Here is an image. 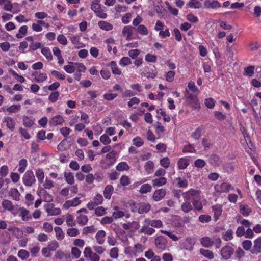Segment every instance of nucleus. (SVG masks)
I'll return each mask as SVG.
<instances>
[{
    "label": "nucleus",
    "mask_w": 261,
    "mask_h": 261,
    "mask_svg": "<svg viewBox=\"0 0 261 261\" xmlns=\"http://www.w3.org/2000/svg\"><path fill=\"white\" fill-rule=\"evenodd\" d=\"M100 0H93L91 5V9L93 11L96 16L101 19H105L107 17L106 13L107 8L103 5L99 4Z\"/></svg>",
    "instance_id": "obj_1"
},
{
    "label": "nucleus",
    "mask_w": 261,
    "mask_h": 261,
    "mask_svg": "<svg viewBox=\"0 0 261 261\" xmlns=\"http://www.w3.org/2000/svg\"><path fill=\"white\" fill-rule=\"evenodd\" d=\"M201 191L191 188L189 190L183 193L182 196L184 200H190L192 199H199Z\"/></svg>",
    "instance_id": "obj_2"
},
{
    "label": "nucleus",
    "mask_w": 261,
    "mask_h": 261,
    "mask_svg": "<svg viewBox=\"0 0 261 261\" xmlns=\"http://www.w3.org/2000/svg\"><path fill=\"white\" fill-rule=\"evenodd\" d=\"M84 257L88 261H99L100 257L95 252L92 251L90 247H86L83 252Z\"/></svg>",
    "instance_id": "obj_3"
},
{
    "label": "nucleus",
    "mask_w": 261,
    "mask_h": 261,
    "mask_svg": "<svg viewBox=\"0 0 261 261\" xmlns=\"http://www.w3.org/2000/svg\"><path fill=\"white\" fill-rule=\"evenodd\" d=\"M216 193H227L230 190H233L234 187L229 183L223 182L221 184H217L214 187Z\"/></svg>",
    "instance_id": "obj_4"
},
{
    "label": "nucleus",
    "mask_w": 261,
    "mask_h": 261,
    "mask_svg": "<svg viewBox=\"0 0 261 261\" xmlns=\"http://www.w3.org/2000/svg\"><path fill=\"white\" fill-rule=\"evenodd\" d=\"M234 251V249L232 247L229 245H226L221 248L220 254L223 259L228 260L233 254Z\"/></svg>",
    "instance_id": "obj_5"
},
{
    "label": "nucleus",
    "mask_w": 261,
    "mask_h": 261,
    "mask_svg": "<svg viewBox=\"0 0 261 261\" xmlns=\"http://www.w3.org/2000/svg\"><path fill=\"white\" fill-rule=\"evenodd\" d=\"M14 214L21 217L23 221H27L31 219V215L29 213V211L24 207L17 206Z\"/></svg>",
    "instance_id": "obj_6"
},
{
    "label": "nucleus",
    "mask_w": 261,
    "mask_h": 261,
    "mask_svg": "<svg viewBox=\"0 0 261 261\" xmlns=\"http://www.w3.org/2000/svg\"><path fill=\"white\" fill-rule=\"evenodd\" d=\"M155 245L158 249L164 250L167 247V240L162 236L158 237L155 239Z\"/></svg>",
    "instance_id": "obj_7"
},
{
    "label": "nucleus",
    "mask_w": 261,
    "mask_h": 261,
    "mask_svg": "<svg viewBox=\"0 0 261 261\" xmlns=\"http://www.w3.org/2000/svg\"><path fill=\"white\" fill-rule=\"evenodd\" d=\"M44 207L48 215H58L61 213V210L58 207H55L53 203L46 204L44 205Z\"/></svg>",
    "instance_id": "obj_8"
},
{
    "label": "nucleus",
    "mask_w": 261,
    "mask_h": 261,
    "mask_svg": "<svg viewBox=\"0 0 261 261\" xmlns=\"http://www.w3.org/2000/svg\"><path fill=\"white\" fill-rule=\"evenodd\" d=\"M204 5L206 8L213 9H217L222 7L221 3L217 0H206Z\"/></svg>",
    "instance_id": "obj_9"
},
{
    "label": "nucleus",
    "mask_w": 261,
    "mask_h": 261,
    "mask_svg": "<svg viewBox=\"0 0 261 261\" xmlns=\"http://www.w3.org/2000/svg\"><path fill=\"white\" fill-rule=\"evenodd\" d=\"M81 203V201L78 197H75L72 200L65 201L63 205L64 209L68 210L72 206H77Z\"/></svg>",
    "instance_id": "obj_10"
},
{
    "label": "nucleus",
    "mask_w": 261,
    "mask_h": 261,
    "mask_svg": "<svg viewBox=\"0 0 261 261\" xmlns=\"http://www.w3.org/2000/svg\"><path fill=\"white\" fill-rule=\"evenodd\" d=\"M134 28L131 25L124 26L122 30V34L125 37L126 40L129 41L132 39Z\"/></svg>",
    "instance_id": "obj_11"
},
{
    "label": "nucleus",
    "mask_w": 261,
    "mask_h": 261,
    "mask_svg": "<svg viewBox=\"0 0 261 261\" xmlns=\"http://www.w3.org/2000/svg\"><path fill=\"white\" fill-rule=\"evenodd\" d=\"M251 252L253 254H258L261 253V237L254 240V245Z\"/></svg>",
    "instance_id": "obj_12"
},
{
    "label": "nucleus",
    "mask_w": 261,
    "mask_h": 261,
    "mask_svg": "<svg viewBox=\"0 0 261 261\" xmlns=\"http://www.w3.org/2000/svg\"><path fill=\"white\" fill-rule=\"evenodd\" d=\"M166 194V190L164 189L156 190L154 192L152 198L155 201H160L165 197Z\"/></svg>",
    "instance_id": "obj_13"
},
{
    "label": "nucleus",
    "mask_w": 261,
    "mask_h": 261,
    "mask_svg": "<svg viewBox=\"0 0 261 261\" xmlns=\"http://www.w3.org/2000/svg\"><path fill=\"white\" fill-rule=\"evenodd\" d=\"M134 251H132L129 253H127L126 250L125 251V254H128L130 255L134 256L135 257L137 256V253H142L144 251L145 248L140 243H137L134 245Z\"/></svg>",
    "instance_id": "obj_14"
},
{
    "label": "nucleus",
    "mask_w": 261,
    "mask_h": 261,
    "mask_svg": "<svg viewBox=\"0 0 261 261\" xmlns=\"http://www.w3.org/2000/svg\"><path fill=\"white\" fill-rule=\"evenodd\" d=\"M23 182L27 186H31L33 184V172L27 171L23 177Z\"/></svg>",
    "instance_id": "obj_15"
},
{
    "label": "nucleus",
    "mask_w": 261,
    "mask_h": 261,
    "mask_svg": "<svg viewBox=\"0 0 261 261\" xmlns=\"http://www.w3.org/2000/svg\"><path fill=\"white\" fill-rule=\"evenodd\" d=\"M64 122V119L61 115H58L51 118L49 122L50 126H57L61 125Z\"/></svg>",
    "instance_id": "obj_16"
},
{
    "label": "nucleus",
    "mask_w": 261,
    "mask_h": 261,
    "mask_svg": "<svg viewBox=\"0 0 261 261\" xmlns=\"http://www.w3.org/2000/svg\"><path fill=\"white\" fill-rule=\"evenodd\" d=\"M212 211L214 212L215 221H217L222 213V206L219 204H216L212 206Z\"/></svg>",
    "instance_id": "obj_17"
},
{
    "label": "nucleus",
    "mask_w": 261,
    "mask_h": 261,
    "mask_svg": "<svg viewBox=\"0 0 261 261\" xmlns=\"http://www.w3.org/2000/svg\"><path fill=\"white\" fill-rule=\"evenodd\" d=\"M2 206L4 208L11 211L13 214H14L17 208V207H15L13 205L12 202L11 201L8 200H4L2 202Z\"/></svg>",
    "instance_id": "obj_18"
},
{
    "label": "nucleus",
    "mask_w": 261,
    "mask_h": 261,
    "mask_svg": "<svg viewBox=\"0 0 261 261\" xmlns=\"http://www.w3.org/2000/svg\"><path fill=\"white\" fill-rule=\"evenodd\" d=\"M204 128L203 125H200L198 127L195 131L191 134V137L195 140L199 139L202 136V132Z\"/></svg>",
    "instance_id": "obj_19"
},
{
    "label": "nucleus",
    "mask_w": 261,
    "mask_h": 261,
    "mask_svg": "<svg viewBox=\"0 0 261 261\" xmlns=\"http://www.w3.org/2000/svg\"><path fill=\"white\" fill-rule=\"evenodd\" d=\"M184 202L181 204L180 208L185 213H188L193 210L192 204L189 201L190 200H184Z\"/></svg>",
    "instance_id": "obj_20"
},
{
    "label": "nucleus",
    "mask_w": 261,
    "mask_h": 261,
    "mask_svg": "<svg viewBox=\"0 0 261 261\" xmlns=\"http://www.w3.org/2000/svg\"><path fill=\"white\" fill-rule=\"evenodd\" d=\"M114 191V188L111 185H108L103 190V196L107 199H110L112 194Z\"/></svg>",
    "instance_id": "obj_21"
},
{
    "label": "nucleus",
    "mask_w": 261,
    "mask_h": 261,
    "mask_svg": "<svg viewBox=\"0 0 261 261\" xmlns=\"http://www.w3.org/2000/svg\"><path fill=\"white\" fill-rule=\"evenodd\" d=\"M151 208L150 205L146 203L138 204V213L143 214L148 212Z\"/></svg>",
    "instance_id": "obj_22"
},
{
    "label": "nucleus",
    "mask_w": 261,
    "mask_h": 261,
    "mask_svg": "<svg viewBox=\"0 0 261 261\" xmlns=\"http://www.w3.org/2000/svg\"><path fill=\"white\" fill-rule=\"evenodd\" d=\"M167 178L164 177H160L152 180L154 187H161L167 183Z\"/></svg>",
    "instance_id": "obj_23"
},
{
    "label": "nucleus",
    "mask_w": 261,
    "mask_h": 261,
    "mask_svg": "<svg viewBox=\"0 0 261 261\" xmlns=\"http://www.w3.org/2000/svg\"><path fill=\"white\" fill-rule=\"evenodd\" d=\"M34 77L35 80L38 82L40 83L46 80L47 76L45 73H40L38 71L34 72Z\"/></svg>",
    "instance_id": "obj_24"
},
{
    "label": "nucleus",
    "mask_w": 261,
    "mask_h": 261,
    "mask_svg": "<svg viewBox=\"0 0 261 261\" xmlns=\"http://www.w3.org/2000/svg\"><path fill=\"white\" fill-rule=\"evenodd\" d=\"M3 122L6 123V125L11 130H13L15 125V122L14 120L10 117H6L4 118Z\"/></svg>",
    "instance_id": "obj_25"
},
{
    "label": "nucleus",
    "mask_w": 261,
    "mask_h": 261,
    "mask_svg": "<svg viewBox=\"0 0 261 261\" xmlns=\"http://www.w3.org/2000/svg\"><path fill=\"white\" fill-rule=\"evenodd\" d=\"M106 236V232L104 230H99L96 234L95 238L96 239L97 242L100 244L102 245L105 242V237Z\"/></svg>",
    "instance_id": "obj_26"
},
{
    "label": "nucleus",
    "mask_w": 261,
    "mask_h": 261,
    "mask_svg": "<svg viewBox=\"0 0 261 261\" xmlns=\"http://www.w3.org/2000/svg\"><path fill=\"white\" fill-rule=\"evenodd\" d=\"M98 25L101 29L107 31H111L113 28V26L112 24L105 21H99Z\"/></svg>",
    "instance_id": "obj_27"
},
{
    "label": "nucleus",
    "mask_w": 261,
    "mask_h": 261,
    "mask_svg": "<svg viewBox=\"0 0 261 261\" xmlns=\"http://www.w3.org/2000/svg\"><path fill=\"white\" fill-rule=\"evenodd\" d=\"M177 165L179 169H185L189 165V161L186 158H181L178 160Z\"/></svg>",
    "instance_id": "obj_28"
},
{
    "label": "nucleus",
    "mask_w": 261,
    "mask_h": 261,
    "mask_svg": "<svg viewBox=\"0 0 261 261\" xmlns=\"http://www.w3.org/2000/svg\"><path fill=\"white\" fill-rule=\"evenodd\" d=\"M201 244L205 247L210 248L214 244V241L210 238L205 237L201 238Z\"/></svg>",
    "instance_id": "obj_29"
},
{
    "label": "nucleus",
    "mask_w": 261,
    "mask_h": 261,
    "mask_svg": "<svg viewBox=\"0 0 261 261\" xmlns=\"http://www.w3.org/2000/svg\"><path fill=\"white\" fill-rule=\"evenodd\" d=\"M174 183L179 188H185L188 186V181L186 179H182L180 177H177L174 180Z\"/></svg>",
    "instance_id": "obj_30"
},
{
    "label": "nucleus",
    "mask_w": 261,
    "mask_h": 261,
    "mask_svg": "<svg viewBox=\"0 0 261 261\" xmlns=\"http://www.w3.org/2000/svg\"><path fill=\"white\" fill-rule=\"evenodd\" d=\"M240 212L243 216H247L251 213L252 210L248 205L242 204L240 205Z\"/></svg>",
    "instance_id": "obj_31"
},
{
    "label": "nucleus",
    "mask_w": 261,
    "mask_h": 261,
    "mask_svg": "<svg viewBox=\"0 0 261 261\" xmlns=\"http://www.w3.org/2000/svg\"><path fill=\"white\" fill-rule=\"evenodd\" d=\"M192 204L193 209L195 211H200L203 209V204L199 199H196L193 200Z\"/></svg>",
    "instance_id": "obj_32"
},
{
    "label": "nucleus",
    "mask_w": 261,
    "mask_h": 261,
    "mask_svg": "<svg viewBox=\"0 0 261 261\" xmlns=\"http://www.w3.org/2000/svg\"><path fill=\"white\" fill-rule=\"evenodd\" d=\"M144 169L147 174L153 173L154 169V163L151 161L146 162L144 165Z\"/></svg>",
    "instance_id": "obj_33"
},
{
    "label": "nucleus",
    "mask_w": 261,
    "mask_h": 261,
    "mask_svg": "<svg viewBox=\"0 0 261 261\" xmlns=\"http://www.w3.org/2000/svg\"><path fill=\"white\" fill-rule=\"evenodd\" d=\"M114 164L112 161L105 158L100 162V167L103 169H106L113 166Z\"/></svg>",
    "instance_id": "obj_34"
},
{
    "label": "nucleus",
    "mask_w": 261,
    "mask_h": 261,
    "mask_svg": "<svg viewBox=\"0 0 261 261\" xmlns=\"http://www.w3.org/2000/svg\"><path fill=\"white\" fill-rule=\"evenodd\" d=\"M138 33L142 36H146L148 34V30L144 24L139 25L136 29Z\"/></svg>",
    "instance_id": "obj_35"
},
{
    "label": "nucleus",
    "mask_w": 261,
    "mask_h": 261,
    "mask_svg": "<svg viewBox=\"0 0 261 261\" xmlns=\"http://www.w3.org/2000/svg\"><path fill=\"white\" fill-rule=\"evenodd\" d=\"M200 253L201 255H203L205 257L208 259L211 260L214 258L213 252L210 250L201 249L200 250Z\"/></svg>",
    "instance_id": "obj_36"
},
{
    "label": "nucleus",
    "mask_w": 261,
    "mask_h": 261,
    "mask_svg": "<svg viewBox=\"0 0 261 261\" xmlns=\"http://www.w3.org/2000/svg\"><path fill=\"white\" fill-rule=\"evenodd\" d=\"M255 66L250 65L248 67L244 68V75L248 77H252L254 74Z\"/></svg>",
    "instance_id": "obj_37"
},
{
    "label": "nucleus",
    "mask_w": 261,
    "mask_h": 261,
    "mask_svg": "<svg viewBox=\"0 0 261 261\" xmlns=\"http://www.w3.org/2000/svg\"><path fill=\"white\" fill-rule=\"evenodd\" d=\"M88 218L87 216L83 214L80 215L76 218V221L78 224L81 226L86 225L88 221Z\"/></svg>",
    "instance_id": "obj_38"
},
{
    "label": "nucleus",
    "mask_w": 261,
    "mask_h": 261,
    "mask_svg": "<svg viewBox=\"0 0 261 261\" xmlns=\"http://www.w3.org/2000/svg\"><path fill=\"white\" fill-rule=\"evenodd\" d=\"M233 232L232 229H228L226 232L222 233V238L226 241H230L233 238Z\"/></svg>",
    "instance_id": "obj_39"
},
{
    "label": "nucleus",
    "mask_w": 261,
    "mask_h": 261,
    "mask_svg": "<svg viewBox=\"0 0 261 261\" xmlns=\"http://www.w3.org/2000/svg\"><path fill=\"white\" fill-rule=\"evenodd\" d=\"M54 230L57 240L61 241L64 238V233L61 227L56 226L54 228Z\"/></svg>",
    "instance_id": "obj_40"
},
{
    "label": "nucleus",
    "mask_w": 261,
    "mask_h": 261,
    "mask_svg": "<svg viewBox=\"0 0 261 261\" xmlns=\"http://www.w3.org/2000/svg\"><path fill=\"white\" fill-rule=\"evenodd\" d=\"M41 53L45 56L48 61H51L53 59L51 53L48 47H43L41 49Z\"/></svg>",
    "instance_id": "obj_41"
},
{
    "label": "nucleus",
    "mask_w": 261,
    "mask_h": 261,
    "mask_svg": "<svg viewBox=\"0 0 261 261\" xmlns=\"http://www.w3.org/2000/svg\"><path fill=\"white\" fill-rule=\"evenodd\" d=\"M210 162L213 166L219 165L220 163V157L216 154H212L210 158Z\"/></svg>",
    "instance_id": "obj_42"
},
{
    "label": "nucleus",
    "mask_w": 261,
    "mask_h": 261,
    "mask_svg": "<svg viewBox=\"0 0 261 261\" xmlns=\"http://www.w3.org/2000/svg\"><path fill=\"white\" fill-rule=\"evenodd\" d=\"M80 36L76 35L70 37V40L72 44L76 45L77 48L82 47V43L80 42Z\"/></svg>",
    "instance_id": "obj_43"
},
{
    "label": "nucleus",
    "mask_w": 261,
    "mask_h": 261,
    "mask_svg": "<svg viewBox=\"0 0 261 261\" xmlns=\"http://www.w3.org/2000/svg\"><path fill=\"white\" fill-rule=\"evenodd\" d=\"M69 63L75 65L76 69L77 70L76 72L80 73L84 72L86 69L85 66L82 63H74L72 62H69Z\"/></svg>",
    "instance_id": "obj_44"
},
{
    "label": "nucleus",
    "mask_w": 261,
    "mask_h": 261,
    "mask_svg": "<svg viewBox=\"0 0 261 261\" xmlns=\"http://www.w3.org/2000/svg\"><path fill=\"white\" fill-rule=\"evenodd\" d=\"M152 190L151 186L149 184H144L142 185L139 190V192L141 194H145L150 192Z\"/></svg>",
    "instance_id": "obj_45"
},
{
    "label": "nucleus",
    "mask_w": 261,
    "mask_h": 261,
    "mask_svg": "<svg viewBox=\"0 0 261 261\" xmlns=\"http://www.w3.org/2000/svg\"><path fill=\"white\" fill-rule=\"evenodd\" d=\"M116 169L120 171H127L129 169L128 164L125 162H121L116 166Z\"/></svg>",
    "instance_id": "obj_46"
},
{
    "label": "nucleus",
    "mask_w": 261,
    "mask_h": 261,
    "mask_svg": "<svg viewBox=\"0 0 261 261\" xmlns=\"http://www.w3.org/2000/svg\"><path fill=\"white\" fill-rule=\"evenodd\" d=\"M64 177L66 179V182L72 185L74 182V177L73 174L71 172L69 173H64Z\"/></svg>",
    "instance_id": "obj_47"
},
{
    "label": "nucleus",
    "mask_w": 261,
    "mask_h": 261,
    "mask_svg": "<svg viewBox=\"0 0 261 261\" xmlns=\"http://www.w3.org/2000/svg\"><path fill=\"white\" fill-rule=\"evenodd\" d=\"M148 221V224L152 227L161 228L163 226V223L160 220H149Z\"/></svg>",
    "instance_id": "obj_48"
},
{
    "label": "nucleus",
    "mask_w": 261,
    "mask_h": 261,
    "mask_svg": "<svg viewBox=\"0 0 261 261\" xmlns=\"http://www.w3.org/2000/svg\"><path fill=\"white\" fill-rule=\"evenodd\" d=\"M188 6L190 8L198 9L201 7V3L197 0H190L188 4Z\"/></svg>",
    "instance_id": "obj_49"
},
{
    "label": "nucleus",
    "mask_w": 261,
    "mask_h": 261,
    "mask_svg": "<svg viewBox=\"0 0 261 261\" xmlns=\"http://www.w3.org/2000/svg\"><path fill=\"white\" fill-rule=\"evenodd\" d=\"M65 218L66 224L68 226L72 227L75 226V224L74 222V217L72 215L68 214L66 215Z\"/></svg>",
    "instance_id": "obj_50"
},
{
    "label": "nucleus",
    "mask_w": 261,
    "mask_h": 261,
    "mask_svg": "<svg viewBox=\"0 0 261 261\" xmlns=\"http://www.w3.org/2000/svg\"><path fill=\"white\" fill-rule=\"evenodd\" d=\"M96 231L94 226H86L84 227L82 233L84 235H87L89 233H93Z\"/></svg>",
    "instance_id": "obj_51"
},
{
    "label": "nucleus",
    "mask_w": 261,
    "mask_h": 261,
    "mask_svg": "<svg viewBox=\"0 0 261 261\" xmlns=\"http://www.w3.org/2000/svg\"><path fill=\"white\" fill-rule=\"evenodd\" d=\"M10 194L13 199L16 201H18L19 200V197L20 196V194L17 189H12L10 192Z\"/></svg>",
    "instance_id": "obj_52"
},
{
    "label": "nucleus",
    "mask_w": 261,
    "mask_h": 261,
    "mask_svg": "<svg viewBox=\"0 0 261 261\" xmlns=\"http://www.w3.org/2000/svg\"><path fill=\"white\" fill-rule=\"evenodd\" d=\"M59 95V92L53 91L49 95L48 100L53 103L55 102L57 100Z\"/></svg>",
    "instance_id": "obj_53"
},
{
    "label": "nucleus",
    "mask_w": 261,
    "mask_h": 261,
    "mask_svg": "<svg viewBox=\"0 0 261 261\" xmlns=\"http://www.w3.org/2000/svg\"><path fill=\"white\" fill-rule=\"evenodd\" d=\"M28 27L27 25H23L19 29V33L16 35L17 38H21L27 32Z\"/></svg>",
    "instance_id": "obj_54"
},
{
    "label": "nucleus",
    "mask_w": 261,
    "mask_h": 261,
    "mask_svg": "<svg viewBox=\"0 0 261 261\" xmlns=\"http://www.w3.org/2000/svg\"><path fill=\"white\" fill-rule=\"evenodd\" d=\"M27 165V161L24 159H21L19 162V167L18 169V171L20 173H23L25 170Z\"/></svg>",
    "instance_id": "obj_55"
},
{
    "label": "nucleus",
    "mask_w": 261,
    "mask_h": 261,
    "mask_svg": "<svg viewBox=\"0 0 261 261\" xmlns=\"http://www.w3.org/2000/svg\"><path fill=\"white\" fill-rule=\"evenodd\" d=\"M120 183L122 186H126L130 184V179L126 175H122L120 179Z\"/></svg>",
    "instance_id": "obj_56"
},
{
    "label": "nucleus",
    "mask_w": 261,
    "mask_h": 261,
    "mask_svg": "<svg viewBox=\"0 0 261 261\" xmlns=\"http://www.w3.org/2000/svg\"><path fill=\"white\" fill-rule=\"evenodd\" d=\"M132 63L130 59L128 57H122L119 61V64L120 66H125Z\"/></svg>",
    "instance_id": "obj_57"
},
{
    "label": "nucleus",
    "mask_w": 261,
    "mask_h": 261,
    "mask_svg": "<svg viewBox=\"0 0 261 261\" xmlns=\"http://www.w3.org/2000/svg\"><path fill=\"white\" fill-rule=\"evenodd\" d=\"M66 233L69 237H76L79 234V231L76 228H70L67 230Z\"/></svg>",
    "instance_id": "obj_58"
},
{
    "label": "nucleus",
    "mask_w": 261,
    "mask_h": 261,
    "mask_svg": "<svg viewBox=\"0 0 261 261\" xmlns=\"http://www.w3.org/2000/svg\"><path fill=\"white\" fill-rule=\"evenodd\" d=\"M116 152L115 150H112L106 155L105 158L115 163L116 161Z\"/></svg>",
    "instance_id": "obj_59"
},
{
    "label": "nucleus",
    "mask_w": 261,
    "mask_h": 261,
    "mask_svg": "<svg viewBox=\"0 0 261 261\" xmlns=\"http://www.w3.org/2000/svg\"><path fill=\"white\" fill-rule=\"evenodd\" d=\"M59 246V244L58 242L56 240H54L48 243L47 247L49 248L50 251H55Z\"/></svg>",
    "instance_id": "obj_60"
},
{
    "label": "nucleus",
    "mask_w": 261,
    "mask_h": 261,
    "mask_svg": "<svg viewBox=\"0 0 261 261\" xmlns=\"http://www.w3.org/2000/svg\"><path fill=\"white\" fill-rule=\"evenodd\" d=\"M100 141L104 145H107L108 144H109L111 142V140L110 139V138L109 137V136H108V135L105 134H103L102 135H101L100 137Z\"/></svg>",
    "instance_id": "obj_61"
},
{
    "label": "nucleus",
    "mask_w": 261,
    "mask_h": 261,
    "mask_svg": "<svg viewBox=\"0 0 261 261\" xmlns=\"http://www.w3.org/2000/svg\"><path fill=\"white\" fill-rule=\"evenodd\" d=\"M64 70L68 73H73L76 70V67L73 64H68L63 67Z\"/></svg>",
    "instance_id": "obj_62"
},
{
    "label": "nucleus",
    "mask_w": 261,
    "mask_h": 261,
    "mask_svg": "<svg viewBox=\"0 0 261 261\" xmlns=\"http://www.w3.org/2000/svg\"><path fill=\"white\" fill-rule=\"evenodd\" d=\"M119 249L117 247L112 248L109 253L110 256L113 259H117L118 257Z\"/></svg>",
    "instance_id": "obj_63"
},
{
    "label": "nucleus",
    "mask_w": 261,
    "mask_h": 261,
    "mask_svg": "<svg viewBox=\"0 0 261 261\" xmlns=\"http://www.w3.org/2000/svg\"><path fill=\"white\" fill-rule=\"evenodd\" d=\"M215 102L216 101L213 98H208L205 99L204 103L207 108L212 109L215 107Z\"/></svg>",
    "instance_id": "obj_64"
}]
</instances>
